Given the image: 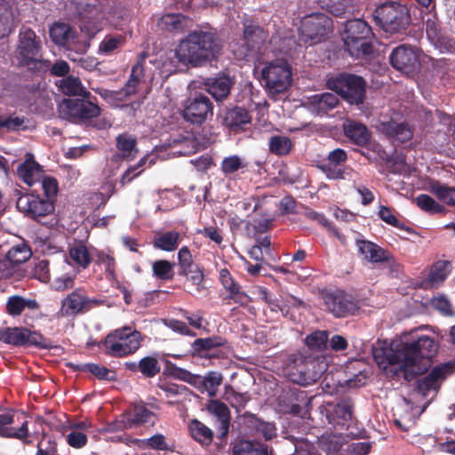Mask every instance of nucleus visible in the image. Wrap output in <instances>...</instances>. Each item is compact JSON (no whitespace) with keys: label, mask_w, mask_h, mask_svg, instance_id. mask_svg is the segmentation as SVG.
Instances as JSON below:
<instances>
[{"label":"nucleus","mask_w":455,"mask_h":455,"mask_svg":"<svg viewBox=\"0 0 455 455\" xmlns=\"http://www.w3.org/2000/svg\"><path fill=\"white\" fill-rule=\"evenodd\" d=\"M269 150L277 156L287 155L292 147L291 140L286 136L275 135L269 139Z\"/></svg>","instance_id":"nucleus-45"},{"label":"nucleus","mask_w":455,"mask_h":455,"mask_svg":"<svg viewBox=\"0 0 455 455\" xmlns=\"http://www.w3.org/2000/svg\"><path fill=\"white\" fill-rule=\"evenodd\" d=\"M116 147L119 152L117 157L130 161L137 156L136 139L131 135H119L116 138Z\"/></svg>","instance_id":"nucleus-35"},{"label":"nucleus","mask_w":455,"mask_h":455,"mask_svg":"<svg viewBox=\"0 0 455 455\" xmlns=\"http://www.w3.org/2000/svg\"><path fill=\"white\" fill-rule=\"evenodd\" d=\"M327 419L334 426H344L352 419L353 404L345 400L336 405L329 404L326 408Z\"/></svg>","instance_id":"nucleus-28"},{"label":"nucleus","mask_w":455,"mask_h":455,"mask_svg":"<svg viewBox=\"0 0 455 455\" xmlns=\"http://www.w3.org/2000/svg\"><path fill=\"white\" fill-rule=\"evenodd\" d=\"M184 117L193 124L204 123L212 116V106L208 97L198 95L188 100L184 108Z\"/></svg>","instance_id":"nucleus-20"},{"label":"nucleus","mask_w":455,"mask_h":455,"mask_svg":"<svg viewBox=\"0 0 455 455\" xmlns=\"http://www.w3.org/2000/svg\"><path fill=\"white\" fill-rule=\"evenodd\" d=\"M141 341L140 332L131 327H123L106 337L105 347L111 355L125 356L135 353L140 348Z\"/></svg>","instance_id":"nucleus-8"},{"label":"nucleus","mask_w":455,"mask_h":455,"mask_svg":"<svg viewBox=\"0 0 455 455\" xmlns=\"http://www.w3.org/2000/svg\"><path fill=\"white\" fill-rule=\"evenodd\" d=\"M220 280L224 288L230 293L231 297L235 295L241 299L243 295L239 292V285L233 280L230 273L227 269L220 271Z\"/></svg>","instance_id":"nucleus-57"},{"label":"nucleus","mask_w":455,"mask_h":455,"mask_svg":"<svg viewBox=\"0 0 455 455\" xmlns=\"http://www.w3.org/2000/svg\"><path fill=\"white\" fill-rule=\"evenodd\" d=\"M32 275L40 282L48 283L51 278L49 261L46 259L37 261L33 267Z\"/></svg>","instance_id":"nucleus-60"},{"label":"nucleus","mask_w":455,"mask_h":455,"mask_svg":"<svg viewBox=\"0 0 455 455\" xmlns=\"http://www.w3.org/2000/svg\"><path fill=\"white\" fill-rule=\"evenodd\" d=\"M208 411L218 418L220 422L221 435H227L229 427L230 412L225 403L219 400H211L207 405Z\"/></svg>","instance_id":"nucleus-33"},{"label":"nucleus","mask_w":455,"mask_h":455,"mask_svg":"<svg viewBox=\"0 0 455 455\" xmlns=\"http://www.w3.org/2000/svg\"><path fill=\"white\" fill-rule=\"evenodd\" d=\"M338 101L336 95L331 92H325L307 97L304 100L303 105L307 107L311 113L316 116H323L328 110L334 108L338 105Z\"/></svg>","instance_id":"nucleus-27"},{"label":"nucleus","mask_w":455,"mask_h":455,"mask_svg":"<svg viewBox=\"0 0 455 455\" xmlns=\"http://www.w3.org/2000/svg\"><path fill=\"white\" fill-rule=\"evenodd\" d=\"M344 132L357 145L363 146L369 141L370 133L366 126L360 123L347 120L344 124Z\"/></svg>","instance_id":"nucleus-32"},{"label":"nucleus","mask_w":455,"mask_h":455,"mask_svg":"<svg viewBox=\"0 0 455 455\" xmlns=\"http://www.w3.org/2000/svg\"><path fill=\"white\" fill-rule=\"evenodd\" d=\"M372 32L360 19L348 20L342 33V40L348 53L355 58L369 56L372 52Z\"/></svg>","instance_id":"nucleus-5"},{"label":"nucleus","mask_w":455,"mask_h":455,"mask_svg":"<svg viewBox=\"0 0 455 455\" xmlns=\"http://www.w3.org/2000/svg\"><path fill=\"white\" fill-rule=\"evenodd\" d=\"M318 4L326 9L334 16H340L345 13L351 4L352 0H316Z\"/></svg>","instance_id":"nucleus-48"},{"label":"nucleus","mask_w":455,"mask_h":455,"mask_svg":"<svg viewBox=\"0 0 455 455\" xmlns=\"http://www.w3.org/2000/svg\"><path fill=\"white\" fill-rule=\"evenodd\" d=\"M132 442L141 448L150 447L152 449L159 451H165L169 449L164 435L161 434L155 435L148 439H134Z\"/></svg>","instance_id":"nucleus-52"},{"label":"nucleus","mask_w":455,"mask_h":455,"mask_svg":"<svg viewBox=\"0 0 455 455\" xmlns=\"http://www.w3.org/2000/svg\"><path fill=\"white\" fill-rule=\"evenodd\" d=\"M452 367L449 364H443L435 367L426 377L418 383V391L416 395L422 396L433 390L435 391L445 378L451 373Z\"/></svg>","instance_id":"nucleus-22"},{"label":"nucleus","mask_w":455,"mask_h":455,"mask_svg":"<svg viewBox=\"0 0 455 455\" xmlns=\"http://www.w3.org/2000/svg\"><path fill=\"white\" fill-rule=\"evenodd\" d=\"M260 74L261 82L273 97L284 92L292 82L291 68L283 59L266 63L261 68Z\"/></svg>","instance_id":"nucleus-6"},{"label":"nucleus","mask_w":455,"mask_h":455,"mask_svg":"<svg viewBox=\"0 0 455 455\" xmlns=\"http://www.w3.org/2000/svg\"><path fill=\"white\" fill-rule=\"evenodd\" d=\"M251 117L248 112L242 108H235L227 112L225 123L230 127H240L250 123Z\"/></svg>","instance_id":"nucleus-43"},{"label":"nucleus","mask_w":455,"mask_h":455,"mask_svg":"<svg viewBox=\"0 0 455 455\" xmlns=\"http://www.w3.org/2000/svg\"><path fill=\"white\" fill-rule=\"evenodd\" d=\"M221 44L213 34L194 32L180 41L175 51L179 62L197 67L216 59Z\"/></svg>","instance_id":"nucleus-3"},{"label":"nucleus","mask_w":455,"mask_h":455,"mask_svg":"<svg viewBox=\"0 0 455 455\" xmlns=\"http://www.w3.org/2000/svg\"><path fill=\"white\" fill-rule=\"evenodd\" d=\"M0 341L13 346L46 347L44 338L24 327H7L0 330Z\"/></svg>","instance_id":"nucleus-13"},{"label":"nucleus","mask_w":455,"mask_h":455,"mask_svg":"<svg viewBox=\"0 0 455 455\" xmlns=\"http://www.w3.org/2000/svg\"><path fill=\"white\" fill-rule=\"evenodd\" d=\"M43 167L35 161L31 153L25 155V160L17 167L19 178L27 185L33 186L43 178Z\"/></svg>","instance_id":"nucleus-26"},{"label":"nucleus","mask_w":455,"mask_h":455,"mask_svg":"<svg viewBox=\"0 0 455 455\" xmlns=\"http://www.w3.org/2000/svg\"><path fill=\"white\" fill-rule=\"evenodd\" d=\"M393 68L408 76H415L423 69L435 68L437 60L426 54L421 49L410 44L395 47L390 54Z\"/></svg>","instance_id":"nucleus-4"},{"label":"nucleus","mask_w":455,"mask_h":455,"mask_svg":"<svg viewBox=\"0 0 455 455\" xmlns=\"http://www.w3.org/2000/svg\"><path fill=\"white\" fill-rule=\"evenodd\" d=\"M178 260L182 274L188 275L191 272V267L194 265V260L189 249L187 246H183L178 252Z\"/></svg>","instance_id":"nucleus-59"},{"label":"nucleus","mask_w":455,"mask_h":455,"mask_svg":"<svg viewBox=\"0 0 455 455\" xmlns=\"http://www.w3.org/2000/svg\"><path fill=\"white\" fill-rule=\"evenodd\" d=\"M14 27L12 7L8 2L0 1V37L9 35Z\"/></svg>","instance_id":"nucleus-38"},{"label":"nucleus","mask_w":455,"mask_h":455,"mask_svg":"<svg viewBox=\"0 0 455 455\" xmlns=\"http://www.w3.org/2000/svg\"><path fill=\"white\" fill-rule=\"evenodd\" d=\"M17 208L34 219L49 215L54 211L51 199L43 198L35 194L20 196L17 201Z\"/></svg>","instance_id":"nucleus-17"},{"label":"nucleus","mask_w":455,"mask_h":455,"mask_svg":"<svg viewBox=\"0 0 455 455\" xmlns=\"http://www.w3.org/2000/svg\"><path fill=\"white\" fill-rule=\"evenodd\" d=\"M125 37L123 35H108L99 45V53L110 54L124 45Z\"/></svg>","instance_id":"nucleus-46"},{"label":"nucleus","mask_w":455,"mask_h":455,"mask_svg":"<svg viewBox=\"0 0 455 455\" xmlns=\"http://www.w3.org/2000/svg\"><path fill=\"white\" fill-rule=\"evenodd\" d=\"M81 100H64L59 106V111L63 118L76 122L80 116Z\"/></svg>","instance_id":"nucleus-42"},{"label":"nucleus","mask_w":455,"mask_h":455,"mask_svg":"<svg viewBox=\"0 0 455 455\" xmlns=\"http://www.w3.org/2000/svg\"><path fill=\"white\" fill-rule=\"evenodd\" d=\"M328 341V334L324 331H317L306 338V344L312 349L323 348Z\"/></svg>","instance_id":"nucleus-58"},{"label":"nucleus","mask_w":455,"mask_h":455,"mask_svg":"<svg viewBox=\"0 0 455 455\" xmlns=\"http://www.w3.org/2000/svg\"><path fill=\"white\" fill-rule=\"evenodd\" d=\"M70 8L80 16L81 34L67 23H55L50 28L52 40L68 51L84 53L97 33L108 25L121 26L120 12L100 0H72Z\"/></svg>","instance_id":"nucleus-2"},{"label":"nucleus","mask_w":455,"mask_h":455,"mask_svg":"<svg viewBox=\"0 0 455 455\" xmlns=\"http://www.w3.org/2000/svg\"><path fill=\"white\" fill-rule=\"evenodd\" d=\"M173 267L174 264L165 259H158L152 264L154 275L162 280H171L173 278Z\"/></svg>","instance_id":"nucleus-49"},{"label":"nucleus","mask_w":455,"mask_h":455,"mask_svg":"<svg viewBox=\"0 0 455 455\" xmlns=\"http://www.w3.org/2000/svg\"><path fill=\"white\" fill-rule=\"evenodd\" d=\"M80 116L79 119H89L95 117L100 115V109L98 105L93 104L91 101H85L81 100L80 102Z\"/></svg>","instance_id":"nucleus-62"},{"label":"nucleus","mask_w":455,"mask_h":455,"mask_svg":"<svg viewBox=\"0 0 455 455\" xmlns=\"http://www.w3.org/2000/svg\"><path fill=\"white\" fill-rule=\"evenodd\" d=\"M233 82L229 76L210 78L205 82L207 92L216 100L225 99L230 92Z\"/></svg>","instance_id":"nucleus-29"},{"label":"nucleus","mask_w":455,"mask_h":455,"mask_svg":"<svg viewBox=\"0 0 455 455\" xmlns=\"http://www.w3.org/2000/svg\"><path fill=\"white\" fill-rule=\"evenodd\" d=\"M14 423V413L5 412L0 414V436L4 438H14L23 443H28L27 439L29 435L28 422L23 421L18 428L12 427Z\"/></svg>","instance_id":"nucleus-25"},{"label":"nucleus","mask_w":455,"mask_h":455,"mask_svg":"<svg viewBox=\"0 0 455 455\" xmlns=\"http://www.w3.org/2000/svg\"><path fill=\"white\" fill-rule=\"evenodd\" d=\"M262 294L272 311L281 312L283 315L289 313L290 307L300 304V301L294 297H289L286 303H281L278 299H273L266 291H263Z\"/></svg>","instance_id":"nucleus-44"},{"label":"nucleus","mask_w":455,"mask_h":455,"mask_svg":"<svg viewBox=\"0 0 455 455\" xmlns=\"http://www.w3.org/2000/svg\"><path fill=\"white\" fill-rule=\"evenodd\" d=\"M243 166L242 159L237 156L226 157L221 164L222 171L226 174L233 173Z\"/></svg>","instance_id":"nucleus-64"},{"label":"nucleus","mask_w":455,"mask_h":455,"mask_svg":"<svg viewBox=\"0 0 455 455\" xmlns=\"http://www.w3.org/2000/svg\"><path fill=\"white\" fill-rule=\"evenodd\" d=\"M154 414L142 405L135 406L132 412L122 415L120 419L109 424L108 431H122L134 426L152 421Z\"/></svg>","instance_id":"nucleus-19"},{"label":"nucleus","mask_w":455,"mask_h":455,"mask_svg":"<svg viewBox=\"0 0 455 455\" xmlns=\"http://www.w3.org/2000/svg\"><path fill=\"white\" fill-rule=\"evenodd\" d=\"M140 372L146 377H154L160 371L158 361L155 357L147 356L139 363Z\"/></svg>","instance_id":"nucleus-56"},{"label":"nucleus","mask_w":455,"mask_h":455,"mask_svg":"<svg viewBox=\"0 0 455 455\" xmlns=\"http://www.w3.org/2000/svg\"><path fill=\"white\" fill-rule=\"evenodd\" d=\"M31 257L30 249L24 243L12 246L6 254L8 261L12 264H20Z\"/></svg>","instance_id":"nucleus-47"},{"label":"nucleus","mask_w":455,"mask_h":455,"mask_svg":"<svg viewBox=\"0 0 455 455\" xmlns=\"http://www.w3.org/2000/svg\"><path fill=\"white\" fill-rule=\"evenodd\" d=\"M95 252V249L90 250L84 244L77 243L69 248L68 254L75 265L84 269L91 263Z\"/></svg>","instance_id":"nucleus-34"},{"label":"nucleus","mask_w":455,"mask_h":455,"mask_svg":"<svg viewBox=\"0 0 455 455\" xmlns=\"http://www.w3.org/2000/svg\"><path fill=\"white\" fill-rule=\"evenodd\" d=\"M426 34L430 44L440 52H451L455 50V40L440 28L435 15H430L426 20Z\"/></svg>","instance_id":"nucleus-18"},{"label":"nucleus","mask_w":455,"mask_h":455,"mask_svg":"<svg viewBox=\"0 0 455 455\" xmlns=\"http://www.w3.org/2000/svg\"><path fill=\"white\" fill-rule=\"evenodd\" d=\"M188 20L179 13H167L163 15L157 21L160 29L167 31H179L188 27Z\"/></svg>","instance_id":"nucleus-36"},{"label":"nucleus","mask_w":455,"mask_h":455,"mask_svg":"<svg viewBox=\"0 0 455 455\" xmlns=\"http://www.w3.org/2000/svg\"><path fill=\"white\" fill-rule=\"evenodd\" d=\"M382 130L389 136L395 137L400 141H406L412 136L411 128L405 124H398L394 121L384 123Z\"/></svg>","instance_id":"nucleus-41"},{"label":"nucleus","mask_w":455,"mask_h":455,"mask_svg":"<svg viewBox=\"0 0 455 455\" xmlns=\"http://www.w3.org/2000/svg\"><path fill=\"white\" fill-rule=\"evenodd\" d=\"M323 301L328 311L337 317H346L357 309L355 302L342 292L328 293L324 295Z\"/></svg>","instance_id":"nucleus-21"},{"label":"nucleus","mask_w":455,"mask_h":455,"mask_svg":"<svg viewBox=\"0 0 455 455\" xmlns=\"http://www.w3.org/2000/svg\"><path fill=\"white\" fill-rule=\"evenodd\" d=\"M449 273V263L439 261L433 266L427 278L422 282L420 286L424 289L438 287L446 279Z\"/></svg>","instance_id":"nucleus-30"},{"label":"nucleus","mask_w":455,"mask_h":455,"mask_svg":"<svg viewBox=\"0 0 455 455\" xmlns=\"http://www.w3.org/2000/svg\"><path fill=\"white\" fill-rule=\"evenodd\" d=\"M91 427L88 421L74 422L63 427L61 432L69 446L80 449L87 443V432Z\"/></svg>","instance_id":"nucleus-23"},{"label":"nucleus","mask_w":455,"mask_h":455,"mask_svg":"<svg viewBox=\"0 0 455 455\" xmlns=\"http://www.w3.org/2000/svg\"><path fill=\"white\" fill-rule=\"evenodd\" d=\"M145 56H140L138 62L132 67V73L125 86L119 91H108L106 89H100L96 92L108 102L116 104L118 101L126 100L130 96L135 94L138 91L139 85L149 77L154 80L156 74H147L144 67Z\"/></svg>","instance_id":"nucleus-9"},{"label":"nucleus","mask_w":455,"mask_h":455,"mask_svg":"<svg viewBox=\"0 0 455 455\" xmlns=\"http://www.w3.org/2000/svg\"><path fill=\"white\" fill-rule=\"evenodd\" d=\"M415 201L417 205L427 212L439 213L443 211V207L428 195H419Z\"/></svg>","instance_id":"nucleus-54"},{"label":"nucleus","mask_w":455,"mask_h":455,"mask_svg":"<svg viewBox=\"0 0 455 455\" xmlns=\"http://www.w3.org/2000/svg\"><path fill=\"white\" fill-rule=\"evenodd\" d=\"M319 168L322 170L323 172H324L328 179L337 180V179H343V170L341 166H339L337 164H331L328 160L323 162Z\"/></svg>","instance_id":"nucleus-63"},{"label":"nucleus","mask_w":455,"mask_h":455,"mask_svg":"<svg viewBox=\"0 0 455 455\" xmlns=\"http://www.w3.org/2000/svg\"><path fill=\"white\" fill-rule=\"evenodd\" d=\"M85 371H88L95 377L100 379H114V372L106 368L105 366L95 364V363H87L84 366Z\"/></svg>","instance_id":"nucleus-61"},{"label":"nucleus","mask_w":455,"mask_h":455,"mask_svg":"<svg viewBox=\"0 0 455 455\" xmlns=\"http://www.w3.org/2000/svg\"><path fill=\"white\" fill-rule=\"evenodd\" d=\"M16 58L23 66L29 67L41 60L40 44L35 32L29 28H22L20 33V44Z\"/></svg>","instance_id":"nucleus-14"},{"label":"nucleus","mask_w":455,"mask_h":455,"mask_svg":"<svg viewBox=\"0 0 455 455\" xmlns=\"http://www.w3.org/2000/svg\"><path fill=\"white\" fill-rule=\"evenodd\" d=\"M222 375L216 371H211L206 376H204L203 379V385L209 396H216L218 388L222 384Z\"/></svg>","instance_id":"nucleus-53"},{"label":"nucleus","mask_w":455,"mask_h":455,"mask_svg":"<svg viewBox=\"0 0 455 455\" xmlns=\"http://www.w3.org/2000/svg\"><path fill=\"white\" fill-rule=\"evenodd\" d=\"M223 399L230 403L235 409L243 408L250 400L247 393H237L231 387H226L223 394Z\"/></svg>","instance_id":"nucleus-51"},{"label":"nucleus","mask_w":455,"mask_h":455,"mask_svg":"<svg viewBox=\"0 0 455 455\" xmlns=\"http://www.w3.org/2000/svg\"><path fill=\"white\" fill-rule=\"evenodd\" d=\"M180 235L179 232L171 230L156 233L154 236L153 244L156 248L164 251H173L180 244Z\"/></svg>","instance_id":"nucleus-31"},{"label":"nucleus","mask_w":455,"mask_h":455,"mask_svg":"<svg viewBox=\"0 0 455 455\" xmlns=\"http://www.w3.org/2000/svg\"><path fill=\"white\" fill-rule=\"evenodd\" d=\"M233 455H267V451L249 441H240L235 444Z\"/></svg>","instance_id":"nucleus-50"},{"label":"nucleus","mask_w":455,"mask_h":455,"mask_svg":"<svg viewBox=\"0 0 455 455\" xmlns=\"http://www.w3.org/2000/svg\"><path fill=\"white\" fill-rule=\"evenodd\" d=\"M100 304V300L89 298L84 291L76 289L62 300L60 314L62 316H74L89 311Z\"/></svg>","instance_id":"nucleus-15"},{"label":"nucleus","mask_w":455,"mask_h":455,"mask_svg":"<svg viewBox=\"0 0 455 455\" xmlns=\"http://www.w3.org/2000/svg\"><path fill=\"white\" fill-rule=\"evenodd\" d=\"M188 427L191 436L198 443L205 445H208L212 443L213 433L201 421L193 419L189 423Z\"/></svg>","instance_id":"nucleus-40"},{"label":"nucleus","mask_w":455,"mask_h":455,"mask_svg":"<svg viewBox=\"0 0 455 455\" xmlns=\"http://www.w3.org/2000/svg\"><path fill=\"white\" fill-rule=\"evenodd\" d=\"M267 38V33L260 27L249 24L243 31V36L233 45L232 52L237 59H244L261 49Z\"/></svg>","instance_id":"nucleus-12"},{"label":"nucleus","mask_w":455,"mask_h":455,"mask_svg":"<svg viewBox=\"0 0 455 455\" xmlns=\"http://www.w3.org/2000/svg\"><path fill=\"white\" fill-rule=\"evenodd\" d=\"M328 87L350 104H361L365 94V83L355 75H341L327 81Z\"/></svg>","instance_id":"nucleus-10"},{"label":"nucleus","mask_w":455,"mask_h":455,"mask_svg":"<svg viewBox=\"0 0 455 455\" xmlns=\"http://www.w3.org/2000/svg\"><path fill=\"white\" fill-rule=\"evenodd\" d=\"M427 328L421 326L404 331L390 343L379 341L372 348L374 361L389 376L402 375L410 380L423 373L429 366V359L439 349L434 336L419 333Z\"/></svg>","instance_id":"nucleus-1"},{"label":"nucleus","mask_w":455,"mask_h":455,"mask_svg":"<svg viewBox=\"0 0 455 455\" xmlns=\"http://www.w3.org/2000/svg\"><path fill=\"white\" fill-rule=\"evenodd\" d=\"M374 18L388 33L405 29L411 20L407 6L397 1L386 2L379 5L374 11Z\"/></svg>","instance_id":"nucleus-7"},{"label":"nucleus","mask_w":455,"mask_h":455,"mask_svg":"<svg viewBox=\"0 0 455 455\" xmlns=\"http://www.w3.org/2000/svg\"><path fill=\"white\" fill-rule=\"evenodd\" d=\"M428 190L440 201L448 205L455 206V188L436 180H431L428 183Z\"/></svg>","instance_id":"nucleus-37"},{"label":"nucleus","mask_w":455,"mask_h":455,"mask_svg":"<svg viewBox=\"0 0 455 455\" xmlns=\"http://www.w3.org/2000/svg\"><path fill=\"white\" fill-rule=\"evenodd\" d=\"M148 161L149 165H152L156 161V156H147L141 158L137 165L132 166L127 169V171L123 174L121 179V183L123 185L130 182L134 177L138 176L141 171H139V168L144 165Z\"/></svg>","instance_id":"nucleus-55"},{"label":"nucleus","mask_w":455,"mask_h":455,"mask_svg":"<svg viewBox=\"0 0 455 455\" xmlns=\"http://www.w3.org/2000/svg\"><path fill=\"white\" fill-rule=\"evenodd\" d=\"M332 32V21L323 13H312L304 17L299 37L305 43L316 44Z\"/></svg>","instance_id":"nucleus-11"},{"label":"nucleus","mask_w":455,"mask_h":455,"mask_svg":"<svg viewBox=\"0 0 455 455\" xmlns=\"http://www.w3.org/2000/svg\"><path fill=\"white\" fill-rule=\"evenodd\" d=\"M356 247L359 257L367 263L378 264L391 259L389 251L371 241L357 240Z\"/></svg>","instance_id":"nucleus-24"},{"label":"nucleus","mask_w":455,"mask_h":455,"mask_svg":"<svg viewBox=\"0 0 455 455\" xmlns=\"http://www.w3.org/2000/svg\"><path fill=\"white\" fill-rule=\"evenodd\" d=\"M60 91L67 95L89 97L90 92L83 86L79 78L69 76L60 82Z\"/></svg>","instance_id":"nucleus-39"},{"label":"nucleus","mask_w":455,"mask_h":455,"mask_svg":"<svg viewBox=\"0 0 455 455\" xmlns=\"http://www.w3.org/2000/svg\"><path fill=\"white\" fill-rule=\"evenodd\" d=\"M325 370V363L315 359L304 360L289 372L291 380L301 386L315 383Z\"/></svg>","instance_id":"nucleus-16"}]
</instances>
